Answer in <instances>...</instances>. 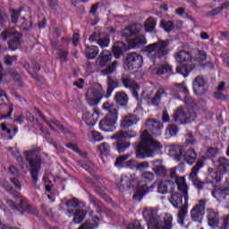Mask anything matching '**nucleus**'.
<instances>
[{"label":"nucleus","instance_id":"8","mask_svg":"<svg viewBox=\"0 0 229 229\" xmlns=\"http://www.w3.org/2000/svg\"><path fill=\"white\" fill-rule=\"evenodd\" d=\"M143 99H148V104L152 105L153 106H158L160 105V101L164 99V98H167V92H165V89L160 88L155 92V89H146L142 93Z\"/></svg>","mask_w":229,"mask_h":229},{"label":"nucleus","instance_id":"11","mask_svg":"<svg viewBox=\"0 0 229 229\" xmlns=\"http://www.w3.org/2000/svg\"><path fill=\"white\" fill-rule=\"evenodd\" d=\"M35 150H27L24 152V155L29 161L30 165L32 167V170L30 172L32 180H34V182H37V180H38V173L40 172V164H42V160L37 156L34 158L33 157H35Z\"/></svg>","mask_w":229,"mask_h":229},{"label":"nucleus","instance_id":"42","mask_svg":"<svg viewBox=\"0 0 229 229\" xmlns=\"http://www.w3.org/2000/svg\"><path fill=\"white\" fill-rule=\"evenodd\" d=\"M107 95L106 98H110V94H112V92H114V89H115V87H117V82H115V81H114V79H112V77H108L107 78Z\"/></svg>","mask_w":229,"mask_h":229},{"label":"nucleus","instance_id":"51","mask_svg":"<svg viewBox=\"0 0 229 229\" xmlns=\"http://www.w3.org/2000/svg\"><path fill=\"white\" fill-rule=\"evenodd\" d=\"M17 62V55H5L4 57V64L6 65H13Z\"/></svg>","mask_w":229,"mask_h":229},{"label":"nucleus","instance_id":"59","mask_svg":"<svg viewBox=\"0 0 229 229\" xmlns=\"http://www.w3.org/2000/svg\"><path fill=\"white\" fill-rule=\"evenodd\" d=\"M11 183L14 185V187L17 188L18 191H21L22 189V185L21 184V182L17 178H11Z\"/></svg>","mask_w":229,"mask_h":229},{"label":"nucleus","instance_id":"18","mask_svg":"<svg viewBox=\"0 0 229 229\" xmlns=\"http://www.w3.org/2000/svg\"><path fill=\"white\" fill-rule=\"evenodd\" d=\"M208 90V84L205 81L203 77H196L193 81V92L197 96H203Z\"/></svg>","mask_w":229,"mask_h":229},{"label":"nucleus","instance_id":"61","mask_svg":"<svg viewBox=\"0 0 229 229\" xmlns=\"http://www.w3.org/2000/svg\"><path fill=\"white\" fill-rule=\"evenodd\" d=\"M127 229H143V228L142 226H140V222L137 221L129 225Z\"/></svg>","mask_w":229,"mask_h":229},{"label":"nucleus","instance_id":"2","mask_svg":"<svg viewBox=\"0 0 229 229\" xmlns=\"http://www.w3.org/2000/svg\"><path fill=\"white\" fill-rule=\"evenodd\" d=\"M143 217L147 220L148 229H171L173 228V216L169 214H162L158 216V211L151 208L143 210Z\"/></svg>","mask_w":229,"mask_h":229},{"label":"nucleus","instance_id":"48","mask_svg":"<svg viewBox=\"0 0 229 229\" xmlns=\"http://www.w3.org/2000/svg\"><path fill=\"white\" fill-rule=\"evenodd\" d=\"M57 58L61 59V62H67V56L69 53L65 50L58 49L56 50Z\"/></svg>","mask_w":229,"mask_h":229},{"label":"nucleus","instance_id":"53","mask_svg":"<svg viewBox=\"0 0 229 229\" xmlns=\"http://www.w3.org/2000/svg\"><path fill=\"white\" fill-rule=\"evenodd\" d=\"M21 11H15L13 10L12 14H11V19H12V22L13 24H17L18 21H19V17H21Z\"/></svg>","mask_w":229,"mask_h":229},{"label":"nucleus","instance_id":"5","mask_svg":"<svg viewBox=\"0 0 229 229\" xmlns=\"http://www.w3.org/2000/svg\"><path fill=\"white\" fill-rule=\"evenodd\" d=\"M146 53L154 60H160L166 55H169V44L165 40H159L156 43L149 44L145 48Z\"/></svg>","mask_w":229,"mask_h":229},{"label":"nucleus","instance_id":"16","mask_svg":"<svg viewBox=\"0 0 229 229\" xmlns=\"http://www.w3.org/2000/svg\"><path fill=\"white\" fill-rule=\"evenodd\" d=\"M126 65L129 71L140 69V67H142V55L137 53L129 54L126 59Z\"/></svg>","mask_w":229,"mask_h":229},{"label":"nucleus","instance_id":"56","mask_svg":"<svg viewBox=\"0 0 229 229\" xmlns=\"http://www.w3.org/2000/svg\"><path fill=\"white\" fill-rule=\"evenodd\" d=\"M24 67L27 69V71H29L30 74H31V72H37V71H40V66H38L37 63L34 64L33 68L30 67V64H24Z\"/></svg>","mask_w":229,"mask_h":229},{"label":"nucleus","instance_id":"40","mask_svg":"<svg viewBox=\"0 0 229 229\" xmlns=\"http://www.w3.org/2000/svg\"><path fill=\"white\" fill-rule=\"evenodd\" d=\"M204 165L205 164L203 163V160H199L196 163V165L191 169V173L190 174L191 180H194L196 176H198L199 169H202Z\"/></svg>","mask_w":229,"mask_h":229},{"label":"nucleus","instance_id":"37","mask_svg":"<svg viewBox=\"0 0 229 229\" xmlns=\"http://www.w3.org/2000/svg\"><path fill=\"white\" fill-rule=\"evenodd\" d=\"M192 69H194V65L192 64L182 65L176 68V72L182 74L184 78H187V76H189V72H192Z\"/></svg>","mask_w":229,"mask_h":229},{"label":"nucleus","instance_id":"9","mask_svg":"<svg viewBox=\"0 0 229 229\" xmlns=\"http://www.w3.org/2000/svg\"><path fill=\"white\" fill-rule=\"evenodd\" d=\"M208 225L211 226V228H217L219 229H226L229 226V218L228 216L223 217L220 220L219 224V213L216 212L214 209H208Z\"/></svg>","mask_w":229,"mask_h":229},{"label":"nucleus","instance_id":"50","mask_svg":"<svg viewBox=\"0 0 229 229\" xmlns=\"http://www.w3.org/2000/svg\"><path fill=\"white\" fill-rule=\"evenodd\" d=\"M161 26L164 27V30L169 33V31H173L174 30V24H173V21H162Z\"/></svg>","mask_w":229,"mask_h":229},{"label":"nucleus","instance_id":"3","mask_svg":"<svg viewBox=\"0 0 229 229\" xmlns=\"http://www.w3.org/2000/svg\"><path fill=\"white\" fill-rule=\"evenodd\" d=\"M141 142L136 148V157L137 158H146L149 157H153L155 151H158V149H162V145L160 143L155 141L149 132L145 131L141 134Z\"/></svg>","mask_w":229,"mask_h":229},{"label":"nucleus","instance_id":"24","mask_svg":"<svg viewBox=\"0 0 229 229\" xmlns=\"http://www.w3.org/2000/svg\"><path fill=\"white\" fill-rule=\"evenodd\" d=\"M89 42H97L100 47H108L110 46V38L107 36L101 37L99 33L94 32L89 38Z\"/></svg>","mask_w":229,"mask_h":229},{"label":"nucleus","instance_id":"4","mask_svg":"<svg viewBox=\"0 0 229 229\" xmlns=\"http://www.w3.org/2000/svg\"><path fill=\"white\" fill-rule=\"evenodd\" d=\"M177 185L179 192H182L184 198V206L179 211L177 215V221L181 226H183L185 223V217H187L188 208H189V187L187 186V182L185 179L179 178L177 179Z\"/></svg>","mask_w":229,"mask_h":229},{"label":"nucleus","instance_id":"12","mask_svg":"<svg viewBox=\"0 0 229 229\" xmlns=\"http://www.w3.org/2000/svg\"><path fill=\"white\" fill-rule=\"evenodd\" d=\"M137 133L133 132L132 134H130V132H123L119 131L113 136H111V139L113 140H118L116 145V149L118 153H124L128 148H130V144L125 140V139H131V137H136Z\"/></svg>","mask_w":229,"mask_h":229},{"label":"nucleus","instance_id":"33","mask_svg":"<svg viewBox=\"0 0 229 229\" xmlns=\"http://www.w3.org/2000/svg\"><path fill=\"white\" fill-rule=\"evenodd\" d=\"M122 83L125 89H140L139 84H137L135 81L128 75L123 76Z\"/></svg>","mask_w":229,"mask_h":229},{"label":"nucleus","instance_id":"27","mask_svg":"<svg viewBox=\"0 0 229 229\" xmlns=\"http://www.w3.org/2000/svg\"><path fill=\"white\" fill-rule=\"evenodd\" d=\"M67 216L68 217H72L74 216L73 223H75L76 225H80V223H81L83 219H85V216H87V212L81 209L76 210L74 212V210L69 209L67 211Z\"/></svg>","mask_w":229,"mask_h":229},{"label":"nucleus","instance_id":"21","mask_svg":"<svg viewBox=\"0 0 229 229\" xmlns=\"http://www.w3.org/2000/svg\"><path fill=\"white\" fill-rule=\"evenodd\" d=\"M205 200H200L191 211V219L193 221H201L205 216Z\"/></svg>","mask_w":229,"mask_h":229},{"label":"nucleus","instance_id":"39","mask_svg":"<svg viewBox=\"0 0 229 229\" xmlns=\"http://www.w3.org/2000/svg\"><path fill=\"white\" fill-rule=\"evenodd\" d=\"M112 61V54L108 50H103L100 54V65L105 67L108 62Z\"/></svg>","mask_w":229,"mask_h":229},{"label":"nucleus","instance_id":"41","mask_svg":"<svg viewBox=\"0 0 229 229\" xmlns=\"http://www.w3.org/2000/svg\"><path fill=\"white\" fill-rule=\"evenodd\" d=\"M156 26H157V21H155V19H153V18H148L145 21V30H146V31H148V32L155 31V27Z\"/></svg>","mask_w":229,"mask_h":229},{"label":"nucleus","instance_id":"55","mask_svg":"<svg viewBox=\"0 0 229 229\" xmlns=\"http://www.w3.org/2000/svg\"><path fill=\"white\" fill-rule=\"evenodd\" d=\"M166 133L171 135V137H174V135L178 133V127H176L175 125L168 126V128L166 129Z\"/></svg>","mask_w":229,"mask_h":229},{"label":"nucleus","instance_id":"30","mask_svg":"<svg viewBox=\"0 0 229 229\" xmlns=\"http://www.w3.org/2000/svg\"><path fill=\"white\" fill-rule=\"evenodd\" d=\"M139 123V118H137L136 115L132 114V115H128L125 116L122 123H121V126L122 128H130V126H133L135 124H137Z\"/></svg>","mask_w":229,"mask_h":229},{"label":"nucleus","instance_id":"63","mask_svg":"<svg viewBox=\"0 0 229 229\" xmlns=\"http://www.w3.org/2000/svg\"><path fill=\"white\" fill-rule=\"evenodd\" d=\"M72 44L73 46H78V44H80V34L78 33L73 34Z\"/></svg>","mask_w":229,"mask_h":229},{"label":"nucleus","instance_id":"20","mask_svg":"<svg viewBox=\"0 0 229 229\" xmlns=\"http://www.w3.org/2000/svg\"><path fill=\"white\" fill-rule=\"evenodd\" d=\"M155 185H157V192L158 194H169L174 191L176 189V184L171 181H162L160 182H156Z\"/></svg>","mask_w":229,"mask_h":229},{"label":"nucleus","instance_id":"52","mask_svg":"<svg viewBox=\"0 0 229 229\" xmlns=\"http://www.w3.org/2000/svg\"><path fill=\"white\" fill-rule=\"evenodd\" d=\"M168 175L170 176V178H175V183L177 185V189H178V179L180 178H183L184 182H185V177H178L176 175V169L175 168H172L168 171Z\"/></svg>","mask_w":229,"mask_h":229},{"label":"nucleus","instance_id":"19","mask_svg":"<svg viewBox=\"0 0 229 229\" xmlns=\"http://www.w3.org/2000/svg\"><path fill=\"white\" fill-rule=\"evenodd\" d=\"M6 203L8 207L12 208L13 210H18L19 212L21 210L22 212H28L29 214H35L36 212L35 208L30 206L26 200L21 199L20 206H17L15 202L8 199H6Z\"/></svg>","mask_w":229,"mask_h":229},{"label":"nucleus","instance_id":"31","mask_svg":"<svg viewBox=\"0 0 229 229\" xmlns=\"http://www.w3.org/2000/svg\"><path fill=\"white\" fill-rule=\"evenodd\" d=\"M169 201L173 207H174V208H181L182 205L183 204V199L178 192L172 193Z\"/></svg>","mask_w":229,"mask_h":229},{"label":"nucleus","instance_id":"22","mask_svg":"<svg viewBox=\"0 0 229 229\" xmlns=\"http://www.w3.org/2000/svg\"><path fill=\"white\" fill-rule=\"evenodd\" d=\"M93 112L95 114L92 113L87 112L82 115V119L84 123H86L89 126H94L98 123V117L99 115V108L94 107Z\"/></svg>","mask_w":229,"mask_h":229},{"label":"nucleus","instance_id":"44","mask_svg":"<svg viewBox=\"0 0 229 229\" xmlns=\"http://www.w3.org/2000/svg\"><path fill=\"white\" fill-rule=\"evenodd\" d=\"M118 65L117 61H114L111 65L108 66L107 69L103 70L101 72L102 76H106V74H112L114 71H115L116 67Z\"/></svg>","mask_w":229,"mask_h":229},{"label":"nucleus","instance_id":"1","mask_svg":"<svg viewBox=\"0 0 229 229\" xmlns=\"http://www.w3.org/2000/svg\"><path fill=\"white\" fill-rule=\"evenodd\" d=\"M141 28L142 26L140 24H132L128 26L122 31V37L128 40L129 47L122 41L116 42L113 47V53L115 58H121L123 51L133 49V47H137L138 46H143V44H147L148 41L146 40V37L144 36H138L134 39L130 38L131 37H136V35H139Z\"/></svg>","mask_w":229,"mask_h":229},{"label":"nucleus","instance_id":"35","mask_svg":"<svg viewBox=\"0 0 229 229\" xmlns=\"http://www.w3.org/2000/svg\"><path fill=\"white\" fill-rule=\"evenodd\" d=\"M9 151H11L13 157L20 162V165L21 169H28V165L22 161V157H21V152H19V149L8 148Z\"/></svg>","mask_w":229,"mask_h":229},{"label":"nucleus","instance_id":"7","mask_svg":"<svg viewBox=\"0 0 229 229\" xmlns=\"http://www.w3.org/2000/svg\"><path fill=\"white\" fill-rule=\"evenodd\" d=\"M218 171H214L212 168H208L209 178L213 179V182L218 183L223 180V174H229V159L226 157H220L217 161Z\"/></svg>","mask_w":229,"mask_h":229},{"label":"nucleus","instance_id":"13","mask_svg":"<svg viewBox=\"0 0 229 229\" xmlns=\"http://www.w3.org/2000/svg\"><path fill=\"white\" fill-rule=\"evenodd\" d=\"M173 117L175 123H179V124H187V123H192V121H195L196 113L192 111L187 113L185 108L179 107L174 112Z\"/></svg>","mask_w":229,"mask_h":229},{"label":"nucleus","instance_id":"6","mask_svg":"<svg viewBox=\"0 0 229 229\" xmlns=\"http://www.w3.org/2000/svg\"><path fill=\"white\" fill-rule=\"evenodd\" d=\"M136 187L137 193L133 196V198H137V196H144L146 194V184H139V180L137 177H128L126 175L122 176L119 189L123 191V189H133Z\"/></svg>","mask_w":229,"mask_h":229},{"label":"nucleus","instance_id":"14","mask_svg":"<svg viewBox=\"0 0 229 229\" xmlns=\"http://www.w3.org/2000/svg\"><path fill=\"white\" fill-rule=\"evenodd\" d=\"M175 151L178 160H185L190 165H192V164L196 162L197 155L194 149L185 150L183 147H176Z\"/></svg>","mask_w":229,"mask_h":229},{"label":"nucleus","instance_id":"28","mask_svg":"<svg viewBox=\"0 0 229 229\" xmlns=\"http://www.w3.org/2000/svg\"><path fill=\"white\" fill-rule=\"evenodd\" d=\"M146 126L154 135H160V131L162 130L163 126L162 123L156 120H148L146 123Z\"/></svg>","mask_w":229,"mask_h":229},{"label":"nucleus","instance_id":"60","mask_svg":"<svg viewBox=\"0 0 229 229\" xmlns=\"http://www.w3.org/2000/svg\"><path fill=\"white\" fill-rule=\"evenodd\" d=\"M193 60H195L196 62H205V60H207V54L203 51H199V57Z\"/></svg>","mask_w":229,"mask_h":229},{"label":"nucleus","instance_id":"58","mask_svg":"<svg viewBox=\"0 0 229 229\" xmlns=\"http://www.w3.org/2000/svg\"><path fill=\"white\" fill-rule=\"evenodd\" d=\"M98 149L102 153H108V151H110V145H108V143L106 142H104L100 144V146L98 147Z\"/></svg>","mask_w":229,"mask_h":229},{"label":"nucleus","instance_id":"38","mask_svg":"<svg viewBox=\"0 0 229 229\" xmlns=\"http://www.w3.org/2000/svg\"><path fill=\"white\" fill-rule=\"evenodd\" d=\"M103 110H106V112H108L106 115H116L118 117L117 109L115 108V106L110 102H105L102 106Z\"/></svg>","mask_w":229,"mask_h":229},{"label":"nucleus","instance_id":"34","mask_svg":"<svg viewBox=\"0 0 229 229\" xmlns=\"http://www.w3.org/2000/svg\"><path fill=\"white\" fill-rule=\"evenodd\" d=\"M182 94L183 96H187L189 94V89H187V86L185 85L184 82L182 83H174V89L172 94Z\"/></svg>","mask_w":229,"mask_h":229},{"label":"nucleus","instance_id":"64","mask_svg":"<svg viewBox=\"0 0 229 229\" xmlns=\"http://www.w3.org/2000/svg\"><path fill=\"white\" fill-rule=\"evenodd\" d=\"M66 146L69 148V149H72V151H75V153H80V148L74 143H68L66 144Z\"/></svg>","mask_w":229,"mask_h":229},{"label":"nucleus","instance_id":"54","mask_svg":"<svg viewBox=\"0 0 229 229\" xmlns=\"http://www.w3.org/2000/svg\"><path fill=\"white\" fill-rule=\"evenodd\" d=\"M79 205L80 202L76 199H70L66 202V207H68V208H76Z\"/></svg>","mask_w":229,"mask_h":229},{"label":"nucleus","instance_id":"47","mask_svg":"<svg viewBox=\"0 0 229 229\" xmlns=\"http://www.w3.org/2000/svg\"><path fill=\"white\" fill-rule=\"evenodd\" d=\"M228 6H229V2L225 4L222 7L209 11L207 15L208 17H213V15H217L221 12V10H223V8H228Z\"/></svg>","mask_w":229,"mask_h":229},{"label":"nucleus","instance_id":"15","mask_svg":"<svg viewBox=\"0 0 229 229\" xmlns=\"http://www.w3.org/2000/svg\"><path fill=\"white\" fill-rule=\"evenodd\" d=\"M8 37H12V40L9 41V47L12 49V51H15L16 47H19L21 46V34L19 32L12 30H5L1 35L0 38L1 40H7Z\"/></svg>","mask_w":229,"mask_h":229},{"label":"nucleus","instance_id":"23","mask_svg":"<svg viewBox=\"0 0 229 229\" xmlns=\"http://www.w3.org/2000/svg\"><path fill=\"white\" fill-rule=\"evenodd\" d=\"M38 114L42 117L43 121H45L49 128H51V130H53L54 131H61V133H67V129H65V127H64V124L60 123L58 120L52 119L51 121H47L44 118L40 112H38Z\"/></svg>","mask_w":229,"mask_h":229},{"label":"nucleus","instance_id":"25","mask_svg":"<svg viewBox=\"0 0 229 229\" xmlns=\"http://www.w3.org/2000/svg\"><path fill=\"white\" fill-rule=\"evenodd\" d=\"M212 196L217 201H221V199H225L226 196H229V183L225 184L223 188L216 189L212 191Z\"/></svg>","mask_w":229,"mask_h":229},{"label":"nucleus","instance_id":"45","mask_svg":"<svg viewBox=\"0 0 229 229\" xmlns=\"http://www.w3.org/2000/svg\"><path fill=\"white\" fill-rule=\"evenodd\" d=\"M173 67L169 64H164L157 69V72H154L155 74H165V72H171Z\"/></svg>","mask_w":229,"mask_h":229},{"label":"nucleus","instance_id":"57","mask_svg":"<svg viewBox=\"0 0 229 229\" xmlns=\"http://www.w3.org/2000/svg\"><path fill=\"white\" fill-rule=\"evenodd\" d=\"M91 137L96 142H101V140H103V136H101V133L96 131H91Z\"/></svg>","mask_w":229,"mask_h":229},{"label":"nucleus","instance_id":"49","mask_svg":"<svg viewBox=\"0 0 229 229\" xmlns=\"http://www.w3.org/2000/svg\"><path fill=\"white\" fill-rule=\"evenodd\" d=\"M130 157H131L130 154L118 157L116 159V162L114 163V165H116V167H120V165L122 164H124V162H126V160H128V158H130Z\"/></svg>","mask_w":229,"mask_h":229},{"label":"nucleus","instance_id":"62","mask_svg":"<svg viewBox=\"0 0 229 229\" xmlns=\"http://www.w3.org/2000/svg\"><path fill=\"white\" fill-rule=\"evenodd\" d=\"M148 167H149V163L148 162H141V163H139L137 165H136V169H147Z\"/></svg>","mask_w":229,"mask_h":229},{"label":"nucleus","instance_id":"36","mask_svg":"<svg viewBox=\"0 0 229 229\" xmlns=\"http://www.w3.org/2000/svg\"><path fill=\"white\" fill-rule=\"evenodd\" d=\"M114 99L120 106H126L128 105V95L123 92L116 93Z\"/></svg>","mask_w":229,"mask_h":229},{"label":"nucleus","instance_id":"43","mask_svg":"<svg viewBox=\"0 0 229 229\" xmlns=\"http://www.w3.org/2000/svg\"><path fill=\"white\" fill-rule=\"evenodd\" d=\"M153 171L157 176H165L167 174V169L164 165L154 166Z\"/></svg>","mask_w":229,"mask_h":229},{"label":"nucleus","instance_id":"17","mask_svg":"<svg viewBox=\"0 0 229 229\" xmlns=\"http://www.w3.org/2000/svg\"><path fill=\"white\" fill-rule=\"evenodd\" d=\"M115 123H117V115H106V117L100 121L99 128L102 131H114Z\"/></svg>","mask_w":229,"mask_h":229},{"label":"nucleus","instance_id":"26","mask_svg":"<svg viewBox=\"0 0 229 229\" xmlns=\"http://www.w3.org/2000/svg\"><path fill=\"white\" fill-rule=\"evenodd\" d=\"M175 61L178 64H186L189 62H192L193 57H192V54L189 51H185V50H181L178 53H175Z\"/></svg>","mask_w":229,"mask_h":229},{"label":"nucleus","instance_id":"32","mask_svg":"<svg viewBox=\"0 0 229 229\" xmlns=\"http://www.w3.org/2000/svg\"><path fill=\"white\" fill-rule=\"evenodd\" d=\"M99 55V48L97 46L86 47L85 55L88 60H94Z\"/></svg>","mask_w":229,"mask_h":229},{"label":"nucleus","instance_id":"46","mask_svg":"<svg viewBox=\"0 0 229 229\" xmlns=\"http://www.w3.org/2000/svg\"><path fill=\"white\" fill-rule=\"evenodd\" d=\"M141 180L146 182H153L155 180V174L152 172H143L141 174Z\"/></svg>","mask_w":229,"mask_h":229},{"label":"nucleus","instance_id":"10","mask_svg":"<svg viewBox=\"0 0 229 229\" xmlns=\"http://www.w3.org/2000/svg\"><path fill=\"white\" fill-rule=\"evenodd\" d=\"M103 99V87L100 84L95 85L92 89H89L86 93V101L89 106H98Z\"/></svg>","mask_w":229,"mask_h":229},{"label":"nucleus","instance_id":"29","mask_svg":"<svg viewBox=\"0 0 229 229\" xmlns=\"http://www.w3.org/2000/svg\"><path fill=\"white\" fill-rule=\"evenodd\" d=\"M12 114H13V107L12 106L0 105V121L10 119Z\"/></svg>","mask_w":229,"mask_h":229}]
</instances>
